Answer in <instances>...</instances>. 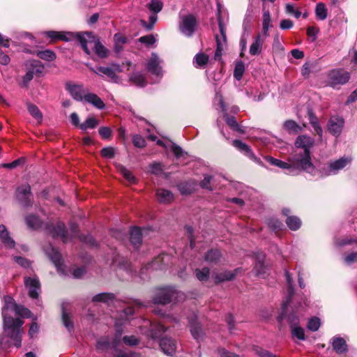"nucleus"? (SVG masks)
Returning <instances> with one entry per match:
<instances>
[{"mask_svg":"<svg viewBox=\"0 0 357 357\" xmlns=\"http://www.w3.org/2000/svg\"><path fill=\"white\" fill-rule=\"evenodd\" d=\"M146 7L152 13L149 17V22L144 20H141L140 24L144 29L150 31L153 29L158 20L157 15L162 10L163 3L160 0H151V1L146 5Z\"/></svg>","mask_w":357,"mask_h":357,"instance_id":"9d476101","label":"nucleus"},{"mask_svg":"<svg viewBox=\"0 0 357 357\" xmlns=\"http://www.w3.org/2000/svg\"><path fill=\"white\" fill-rule=\"evenodd\" d=\"M282 213L284 215L287 216L285 222L291 230L296 231L301 227V220L297 216L291 215V211L289 208H283Z\"/></svg>","mask_w":357,"mask_h":357,"instance_id":"5701e85b","label":"nucleus"},{"mask_svg":"<svg viewBox=\"0 0 357 357\" xmlns=\"http://www.w3.org/2000/svg\"><path fill=\"white\" fill-rule=\"evenodd\" d=\"M126 345L129 347H135L137 346L140 342V339L135 335H125L122 338L121 337V341Z\"/></svg>","mask_w":357,"mask_h":357,"instance_id":"a18cd8bd","label":"nucleus"},{"mask_svg":"<svg viewBox=\"0 0 357 357\" xmlns=\"http://www.w3.org/2000/svg\"><path fill=\"white\" fill-rule=\"evenodd\" d=\"M24 284L29 290V295L32 298H37L40 290V284L37 278H24Z\"/></svg>","mask_w":357,"mask_h":357,"instance_id":"aec40b11","label":"nucleus"},{"mask_svg":"<svg viewBox=\"0 0 357 357\" xmlns=\"http://www.w3.org/2000/svg\"><path fill=\"white\" fill-rule=\"evenodd\" d=\"M195 274L197 278L201 282L207 281L209 278L210 270L207 267L203 268H197L195 270Z\"/></svg>","mask_w":357,"mask_h":357,"instance_id":"49530a36","label":"nucleus"},{"mask_svg":"<svg viewBox=\"0 0 357 357\" xmlns=\"http://www.w3.org/2000/svg\"><path fill=\"white\" fill-rule=\"evenodd\" d=\"M162 63V61L159 58L158 54L154 52L151 54V58L146 62V70L155 77L156 80L155 82L159 81L163 75Z\"/></svg>","mask_w":357,"mask_h":357,"instance_id":"ddd939ff","label":"nucleus"},{"mask_svg":"<svg viewBox=\"0 0 357 357\" xmlns=\"http://www.w3.org/2000/svg\"><path fill=\"white\" fill-rule=\"evenodd\" d=\"M350 79V73L343 69L336 70V85L344 84Z\"/></svg>","mask_w":357,"mask_h":357,"instance_id":"58836bf2","label":"nucleus"},{"mask_svg":"<svg viewBox=\"0 0 357 357\" xmlns=\"http://www.w3.org/2000/svg\"><path fill=\"white\" fill-rule=\"evenodd\" d=\"M178 188L182 195H188L192 192L194 188L188 182L181 183L178 185Z\"/></svg>","mask_w":357,"mask_h":357,"instance_id":"864d4df0","label":"nucleus"},{"mask_svg":"<svg viewBox=\"0 0 357 357\" xmlns=\"http://www.w3.org/2000/svg\"><path fill=\"white\" fill-rule=\"evenodd\" d=\"M114 50L119 53L123 50V45L127 42V38L123 34L117 33L114 36Z\"/></svg>","mask_w":357,"mask_h":357,"instance_id":"4c0bfd02","label":"nucleus"},{"mask_svg":"<svg viewBox=\"0 0 357 357\" xmlns=\"http://www.w3.org/2000/svg\"><path fill=\"white\" fill-rule=\"evenodd\" d=\"M66 89L70 96L77 101L84 100L85 95L88 92V89L84 88L82 84H67Z\"/></svg>","mask_w":357,"mask_h":357,"instance_id":"a211bd4d","label":"nucleus"},{"mask_svg":"<svg viewBox=\"0 0 357 357\" xmlns=\"http://www.w3.org/2000/svg\"><path fill=\"white\" fill-rule=\"evenodd\" d=\"M98 70L99 71V75H106L112 81L116 82L118 77L116 74V72H121L122 69L119 64H112V66H98Z\"/></svg>","mask_w":357,"mask_h":357,"instance_id":"412c9836","label":"nucleus"},{"mask_svg":"<svg viewBox=\"0 0 357 357\" xmlns=\"http://www.w3.org/2000/svg\"><path fill=\"white\" fill-rule=\"evenodd\" d=\"M221 257L220 252L217 249L208 250L204 256L205 261L209 264H216Z\"/></svg>","mask_w":357,"mask_h":357,"instance_id":"f704fd0d","label":"nucleus"},{"mask_svg":"<svg viewBox=\"0 0 357 357\" xmlns=\"http://www.w3.org/2000/svg\"><path fill=\"white\" fill-rule=\"evenodd\" d=\"M320 327V319L314 317L309 319L307 328L311 331H317Z\"/></svg>","mask_w":357,"mask_h":357,"instance_id":"5fc2aeb1","label":"nucleus"},{"mask_svg":"<svg viewBox=\"0 0 357 357\" xmlns=\"http://www.w3.org/2000/svg\"><path fill=\"white\" fill-rule=\"evenodd\" d=\"M26 106L27 109L32 117L37 120L38 123H41L43 121V115L39 108L36 105L31 103H27Z\"/></svg>","mask_w":357,"mask_h":357,"instance_id":"e433bc0d","label":"nucleus"},{"mask_svg":"<svg viewBox=\"0 0 357 357\" xmlns=\"http://www.w3.org/2000/svg\"><path fill=\"white\" fill-rule=\"evenodd\" d=\"M86 273L85 266L77 267L72 271L73 278L79 279L82 278Z\"/></svg>","mask_w":357,"mask_h":357,"instance_id":"e2e57ef3","label":"nucleus"},{"mask_svg":"<svg viewBox=\"0 0 357 357\" xmlns=\"http://www.w3.org/2000/svg\"><path fill=\"white\" fill-rule=\"evenodd\" d=\"M130 80L133 84L139 87H144L146 84L144 75L139 72L133 73L130 76Z\"/></svg>","mask_w":357,"mask_h":357,"instance_id":"c9c22d12","label":"nucleus"},{"mask_svg":"<svg viewBox=\"0 0 357 357\" xmlns=\"http://www.w3.org/2000/svg\"><path fill=\"white\" fill-rule=\"evenodd\" d=\"M10 312H14L15 315L26 318L31 317V312L28 308L17 305L12 297L4 296V305L2 307L3 328L10 339L14 341L15 346L20 348L22 345L21 327L24 321L20 318L14 319L10 316Z\"/></svg>","mask_w":357,"mask_h":357,"instance_id":"f03ea898","label":"nucleus"},{"mask_svg":"<svg viewBox=\"0 0 357 357\" xmlns=\"http://www.w3.org/2000/svg\"><path fill=\"white\" fill-rule=\"evenodd\" d=\"M284 128L289 132L296 133L298 132V130H300L299 126L294 121L292 120L286 121L284 123Z\"/></svg>","mask_w":357,"mask_h":357,"instance_id":"603ef678","label":"nucleus"},{"mask_svg":"<svg viewBox=\"0 0 357 357\" xmlns=\"http://www.w3.org/2000/svg\"><path fill=\"white\" fill-rule=\"evenodd\" d=\"M99 124L98 120L94 117H89L86 121L79 125V128L82 130L87 129H92L96 128Z\"/></svg>","mask_w":357,"mask_h":357,"instance_id":"c03bdc74","label":"nucleus"},{"mask_svg":"<svg viewBox=\"0 0 357 357\" xmlns=\"http://www.w3.org/2000/svg\"><path fill=\"white\" fill-rule=\"evenodd\" d=\"M123 324L124 323L119 322V321L115 323L116 333L113 339V347L114 348L113 357H140V354L136 351L118 349L121 344V337L123 332Z\"/></svg>","mask_w":357,"mask_h":357,"instance_id":"0eeeda50","label":"nucleus"},{"mask_svg":"<svg viewBox=\"0 0 357 357\" xmlns=\"http://www.w3.org/2000/svg\"><path fill=\"white\" fill-rule=\"evenodd\" d=\"M0 238L2 244L7 248H13L15 241L10 237V233L3 225H0Z\"/></svg>","mask_w":357,"mask_h":357,"instance_id":"393cba45","label":"nucleus"},{"mask_svg":"<svg viewBox=\"0 0 357 357\" xmlns=\"http://www.w3.org/2000/svg\"><path fill=\"white\" fill-rule=\"evenodd\" d=\"M132 143L137 148H144L146 144L144 138L139 135H135L132 137Z\"/></svg>","mask_w":357,"mask_h":357,"instance_id":"13d9d810","label":"nucleus"},{"mask_svg":"<svg viewBox=\"0 0 357 357\" xmlns=\"http://www.w3.org/2000/svg\"><path fill=\"white\" fill-rule=\"evenodd\" d=\"M212 176L208 174L204 175V179L200 182V186L204 189L211 190V182Z\"/></svg>","mask_w":357,"mask_h":357,"instance_id":"69168bd1","label":"nucleus"},{"mask_svg":"<svg viewBox=\"0 0 357 357\" xmlns=\"http://www.w3.org/2000/svg\"><path fill=\"white\" fill-rule=\"evenodd\" d=\"M62 321L68 331H71L73 328V324L71 321L70 317L64 310H63L62 312Z\"/></svg>","mask_w":357,"mask_h":357,"instance_id":"bf43d9fd","label":"nucleus"},{"mask_svg":"<svg viewBox=\"0 0 357 357\" xmlns=\"http://www.w3.org/2000/svg\"><path fill=\"white\" fill-rule=\"evenodd\" d=\"M119 171L123 174V176L126 178V179L128 180L130 183H135L136 182L135 177L125 167L120 166Z\"/></svg>","mask_w":357,"mask_h":357,"instance_id":"6e6d98bb","label":"nucleus"},{"mask_svg":"<svg viewBox=\"0 0 357 357\" xmlns=\"http://www.w3.org/2000/svg\"><path fill=\"white\" fill-rule=\"evenodd\" d=\"M79 43L80 44L84 52L90 55V47L94 49L96 54L100 58H105L108 55V50L96 38V37L89 32L84 33L82 36H79Z\"/></svg>","mask_w":357,"mask_h":357,"instance_id":"20e7f679","label":"nucleus"},{"mask_svg":"<svg viewBox=\"0 0 357 357\" xmlns=\"http://www.w3.org/2000/svg\"><path fill=\"white\" fill-rule=\"evenodd\" d=\"M26 73L22 77V85L27 86L29 83L33 79L35 75H40L44 70V66L38 61H29L25 64Z\"/></svg>","mask_w":357,"mask_h":357,"instance_id":"9b49d317","label":"nucleus"},{"mask_svg":"<svg viewBox=\"0 0 357 357\" xmlns=\"http://www.w3.org/2000/svg\"><path fill=\"white\" fill-rule=\"evenodd\" d=\"M159 345L163 353L166 355L173 356L176 354L178 345L174 339L165 337L160 339Z\"/></svg>","mask_w":357,"mask_h":357,"instance_id":"f3484780","label":"nucleus"},{"mask_svg":"<svg viewBox=\"0 0 357 357\" xmlns=\"http://www.w3.org/2000/svg\"><path fill=\"white\" fill-rule=\"evenodd\" d=\"M240 268H236L234 271H226L221 273H213L211 275L215 283H220L225 281L233 280L238 273Z\"/></svg>","mask_w":357,"mask_h":357,"instance_id":"b1692460","label":"nucleus"},{"mask_svg":"<svg viewBox=\"0 0 357 357\" xmlns=\"http://www.w3.org/2000/svg\"><path fill=\"white\" fill-rule=\"evenodd\" d=\"M149 167L151 172L153 174L159 175L163 172V167L160 162H153Z\"/></svg>","mask_w":357,"mask_h":357,"instance_id":"052dcab7","label":"nucleus"},{"mask_svg":"<svg viewBox=\"0 0 357 357\" xmlns=\"http://www.w3.org/2000/svg\"><path fill=\"white\" fill-rule=\"evenodd\" d=\"M208 61V55L204 53L197 54L194 58V63L196 67H202Z\"/></svg>","mask_w":357,"mask_h":357,"instance_id":"de8ad7c7","label":"nucleus"},{"mask_svg":"<svg viewBox=\"0 0 357 357\" xmlns=\"http://www.w3.org/2000/svg\"><path fill=\"white\" fill-rule=\"evenodd\" d=\"M183 298V294L177 291L174 287H165L157 289L153 297L155 304L165 305L172 302L178 301Z\"/></svg>","mask_w":357,"mask_h":357,"instance_id":"423d86ee","label":"nucleus"},{"mask_svg":"<svg viewBox=\"0 0 357 357\" xmlns=\"http://www.w3.org/2000/svg\"><path fill=\"white\" fill-rule=\"evenodd\" d=\"M16 197L18 201L24 206H28L31 204V187L29 184H23L19 186L16 191Z\"/></svg>","mask_w":357,"mask_h":357,"instance_id":"dca6fc26","label":"nucleus"},{"mask_svg":"<svg viewBox=\"0 0 357 357\" xmlns=\"http://www.w3.org/2000/svg\"><path fill=\"white\" fill-rule=\"evenodd\" d=\"M197 26V22L194 15L190 14L181 17L179 29L184 36H192L196 31Z\"/></svg>","mask_w":357,"mask_h":357,"instance_id":"f8f14e48","label":"nucleus"},{"mask_svg":"<svg viewBox=\"0 0 357 357\" xmlns=\"http://www.w3.org/2000/svg\"><path fill=\"white\" fill-rule=\"evenodd\" d=\"M285 277L288 285V295L285 298V300L282 301V311L278 317V320L280 322L284 319H287L290 325L292 337L299 340H304L305 339V331L299 326V318L297 315V313L299 312L301 305L294 307L290 306L291 297L294 294V287L293 280L290 276V273L287 271H285Z\"/></svg>","mask_w":357,"mask_h":357,"instance_id":"7ed1b4c3","label":"nucleus"},{"mask_svg":"<svg viewBox=\"0 0 357 357\" xmlns=\"http://www.w3.org/2000/svg\"><path fill=\"white\" fill-rule=\"evenodd\" d=\"M267 224L268 226L275 231L282 229L284 227V225L281 221L274 218L268 219Z\"/></svg>","mask_w":357,"mask_h":357,"instance_id":"3c124183","label":"nucleus"},{"mask_svg":"<svg viewBox=\"0 0 357 357\" xmlns=\"http://www.w3.org/2000/svg\"><path fill=\"white\" fill-rule=\"evenodd\" d=\"M271 17L270 12L268 10H263L262 15V30L259 34L263 35V36L268 37L269 36V29L272 27Z\"/></svg>","mask_w":357,"mask_h":357,"instance_id":"c85d7f7f","label":"nucleus"},{"mask_svg":"<svg viewBox=\"0 0 357 357\" xmlns=\"http://www.w3.org/2000/svg\"><path fill=\"white\" fill-rule=\"evenodd\" d=\"M156 195L158 201L161 203H169L174 199L172 192L166 189H158Z\"/></svg>","mask_w":357,"mask_h":357,"instance_id":"72a5a7b5","label":"nucleus"},{"mask_svg":"<svg viewBox=\"0 0 357 357\" xmlns=\"http://www.w3.org/2000/svg\"><path fill=\"white\" fill-rule=\"evenodd\" d=\"M142 334L153 340L159 339L162 335L167 330L161 323L151 322L149 320L144 319L143 325L140 326Z\"/></svg>","mask_w":357,"mask_h":357,"instance_id":"1a4fd4ad","label":"nucleus"},{"mask_svg":"<svg viewBox=\"0 0 357 357\" xmlns=\"http://www.w3.org/2000/svg\"><path fill=\"white\" fill-rule=\"evenodd\" d=\"M44 250L47 255L56 267L57 271L64 274L63 261L60 252L51 245L44 248Z\"/></svg>","mask_w":357,"mask_h":357,"instance_id":"2eb2a0df","label":"nucleus"},{"mask_svg":"<svg viewBox=\"0 0 357 357\" xmlns=\"http://www.w3.org/2000/svg\"><path fill=\"white\" fill-rule=\"evenodd\" d=\"M351 161V158L349 157H343L339 160H336V170L343 169Z\"/></svg>","mask_w":357,"mask_h":357,"instance_id":"680f3d73","label":"nucleus"},{"mask_svg":"<svg viewBox=\"0 0 357 357\" xmlns=\"http://www.w3.org/2000/svg\"><path fill=\"white\" fill-rule=\"evenodd\" d=\"M84 100L92 105L93 107L98 109H102L105 108V105L104 102L99 98L96 94L93 93H89V91L85 95V98Z\"/></svg>","mask_w":357,"mask_h":357,"instance_id":"cd10ccee","label":"nucleus"},{"mask_svg":"<svg viewBox=\"0 0 357 357\" xmlns=\"http://www.w3.org/2000/svg\"><path fill=\"white\" fill-rule=\"evenodd\" d=\"M266 37L258 34L250 47L249 52L252 56L259 55L262 50V45Z\"/></svg>","mask_w":357,"mask_h":357,"instance_id":"bb28decb","label":"nucleus"},{"mask_svg":"<svg viewBox=\"0 0 357 357\" xmlns=\"http://www.w3.org/2000/svg\"><path fill=\"white\" fill-rule=\"evenodd\" d=\"M101 155L107 159H112L115 156V149L112 146L104 147L101 150Z\"/></svg>","mask_w":357,"mask_h":357,"instance_id":"4d7b16f0","label":"nucleus"},{"mask_svg":"<svg viewBox=\"0 0 357 357\" xmlns=\"http://www.w3.org/2000/svg\"><path fill=\"white\" fill-rule=\"evenodd\" d=\"M315 14L319 20H324L326 19L328 10L324 3L319 2L317 4L315 8Z\"/></svg>","mask_w":357,"mask_h":357,"instance_id":"79ce46f5","label":"nucleus"},{"mask_svg":"<svg viewBox=\"0 0 357 357\" xmlns=\"http://www.w3.org/2000/svg\"><path fill=\"white\" fill-rule=\"evenodd\" d=\"M164 260V256H158L151 264H149V268L158 269L162 268V262Z\"/></svg>","mask_w":357,"mask_h":357,"instance_id":"0e129e2a","label":"nucleus"},{"mask_svg":"<svg viewBox=\"0 0 357 357\" xmlns=\"http://www.w3.org/2000/svg\"><path fill=\"white\" fill-rule=\"evenodd\" d=\"M220 104L222 111L225 112L223 117H224L225 121H226L227 124L232 130L237 131L239 133H244L245 130H243L242 126L237 123L236 118L232 116H229V114L226 112V111H227L226 105H225L222 98L220 100Z\"/></svg>","mask_w":357,"mask_h":357,"instance_id":"4be33fe9","label":"nucleus"},{"mask_svg":"<svg viewBox=\"0 0 357 357\" xmlns=\"http://www.w3.org/2000/svg\"><path fill=\"white\" fill-rule=\"evenodd\" d=\"M142 230L139 227H133L130 230V243L133 245L134 248H138L142 243Z\"/></svg>","mask_w":357,"mask_h":357,"instance_id":"7c9ffc66","label":"nucleus"},{"mask_svg":"<svg viewBox=\"0 0 357 357\" xmlns=\"http://www.w3.org/2000/svg\"><path fill=\"white\" fill-rule=\"evenodd\" d=\"M114 295L111 293H100L93 297L94 302H102L110 305L114 302Z\"/></svg>","mask_w":357,"mask_h":357,"instance_id":"473e14b6","label":"nucleus"},{"mask_svg":"<svg viewBox=\"0 0 357 357\" xmlns=\"http://www.w3.org/2000/svg\"><path fill=\"white\" fill-rule=\"evenodd\" d=\"M45 229L54 238L61 237L63 242L66 243L77 234L78 226L77 224H71L69 234L64 223L59 221L55 225L53 223L46 224Z\"/></svg>","mask_w":357,"mask_h":357,"instance_id":"39448f33","label":"nucleus"},{"mask_svg":"<svg viewBox=\"0 0 357 357\" xmlns=\"http://www.w3.org/2000/svg\"><path fill=\"white\" fill-rule=\"evenodd\" d=\"M219 33L215 34L216 49L214 59L220 61L227 47L226 26L220 16L218 17Z\"/></svg>","mask_w":357,"mask_h":357,"instance_id":"6e6552de","label":"nucleus"},{"mask_svg":"<svg viewBox=\"0 0 357 357\" xmlns=\"http://www.w3.org/2000/svg\"><path fill=\"white\" fill-rule=\"evenodd\" d=\"M111 347H113V341L110 342L107 337H102L98 340L96 349L100 351L107 350Z\"/></svg>","mask_w":357,"mask_h":357,"instance_id":"37998d69","label":"nucleus"},{"mask_svg":"<svg viewBox=\"0 0 357 357\" xmlns=\"http://www.w3.org/2000/svg\"><path fill=\"white\" fill-rule=\"evenodd\" d=\"M232 145L237 149L239 151L245 154L250 158H254V153H252L250 147L246 144L242 142L239 139H234L232 141Z\"/></svg>","mask_w":357,"mask_h":357,"instance_id":"c756f323","label":"nucleus"},{"mask_svg":"<svg viewBox=\"0 0 357 357\" xmlns=\"http://www.w3.org/2000/svg\"><path fill=\"white\" fill-rule=\"evenodd\" d=\"M188 319L189 320L190 331L192 336L197 341L202 340L204 333L200 323L197 321V316L193 314L192 317H189Z\"/></svg>","mask_w":357,"mask_h":357,"instance_id":"6ab92c4d","label":"nucleus"},{"mask_svg":"<svg viewBox=\"0 0 357 357\" xmlns=\"http://www.w3.org/2000/svg\"><path fill=\"white\" fill-rule=\"evenodd\" d=\"M245 72V65L243 62L238 61L236 63L234 70V77L237 80H241L243 73Z\"/></svg>","mask_w":357,"mask_h":357,"instance_id":"09e8293b","label":"nucleus"},{"mask_svg":"<svg viewBox=\"0 0 357 357\" xmlns=\"http://www.w3.org/2000/svg\"><path fill=\"white\" fill-rule=\"evenodd\" d=\"M314 144V140L311 137L300 135L295 141L296 149L292 155L291 164L271 156H267L266 160L272 165L285 169L287 174L291 175L297 174L300 170H303L314 176L323 177L331 174L335 171V162L324 164L319 169L313 165L310 151Z\"/></svg>","mask_w":357,"mask_h":357,"instance_id":"f257e3e1","label":"nucleus"},{"mask_svg":"<svg viewBox=\"0 0 357 357\" xmlns=\"http://www.w3.org/2000/svg\"><path fill=\"white\" fill-rule=\"evenodd\" d=\"M26 225L32 229H36L42 226V221L40 218L34 215H30L26 217Z\"/></svg>","mask_w":357,"mask_h":357,"instance_id":"ea45409f","label":"nucleus"},{"mask_svg":"<svg viewBox=\"0 0 357 357\" xmlns=\"http://www.w3.org/2000/svg\"><path fill=\"white\" fill-rule=\"evenodd\" d=\"M38 56L40 59L48 61H52L56 59V54L54 52L50 50L38 52Z\"/></svg>","mask_w":357,"mask_h":357,"instance_id":"8fccbe9b","label":"nucleus"},{"mask_svg":"<svg viewBox=\"0 0 357 357\" xmlns=\"http://www.w3.org/2000/svg\"><path fill=\"white\" fill-rule=\"evenodd\" d=\"M309 121L311 125L312 126L314 130L316 132V133L321 137L322 135V130L321 128L319 125L318 119L316 117V116L313 114V112L311 110H309L307 112Z\"/></svg>","mask_w":357,"mask_h":357,"instance_id":"a19ab883","label":"nucleus"},{"mask_svg":"<svg viewBox=\"0 0 357 357\" xmlns=\"http://www.w3.org/2000/svg\"><path fill=\"white\" fill-rule=\"evenodd\" d=\"M255 353L259 356V357H279L276 356L275 354H273V353L263 349L260 347H257L255 349Z\"/></svg>","mask_w":357,"mask_h":357,"instance_id":"774afa93","label":"nucleus"},{"mask_svg":"<svg viewBox=\"0 0 357 357\" xmlns=\"http://www.w3.org/2000/svg\"><path fill=\"white\" fill-rule=\"evenodd\" d=\"M79 238L81 241L85 243H87L91 246H94L96 245V241L95 239L93 238V237L90 235V234H88V235H84V234H82V235H79Z\"/></svg>","mask_w":357,"mask_h":357,"instance_id":"338daca9","label":"nucleus"},{"mask_svg":"<svg viewBox=\"0 0 357 357\" xmlns=\"http://www.w3.org/2000/svg\"><path fill=\"white\" fill-rule=\"evenodd\" d=\"M156 143L166 149H170L176 158H184L187 154L181 147L174 143L166 144L160 139L157 140Z\"/></svg>","mask_w":357,"mask_h":357,"instance_id":"a878e982","label":"nucleus"},{"mask_svg":"<svg viewBox=\"0 0 357 357\" xmlns=\"http://www.w3.org/2000/svg\"><path fill=\"white\" fill-rule=\"evenodd\" d=\"M45 35L53 40H63L69 42L77 40L79 42V36H82L83 33L68 31H50L45 32Z\"/></svg>","mask_w":357,"mask_h":357,"instance_id":"4468645a","label":"nucleus"},{"mask_svg":"<svg viewBox=\"0 0 357 357\" xmlns=\"http://www.w3.org/2000/svg\"><path fill=\"white\" fill-rule=\"evenodd\" d=\"M349 346L342 337H336V354L344 357H349Z\"/></svg>","mask_w":357,"mask_h":357,"instance_id":"2f4dec72","label":"nucleus"}]
</instances>
